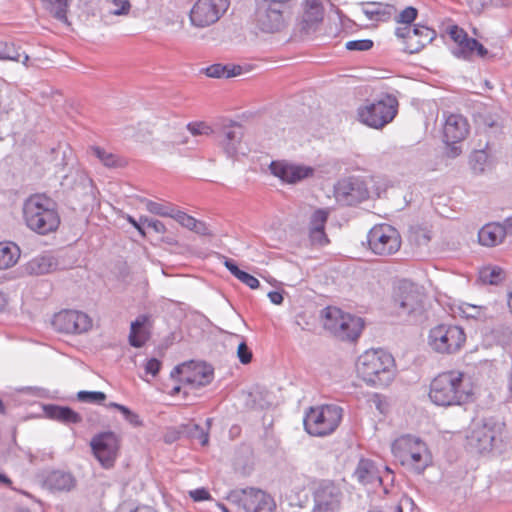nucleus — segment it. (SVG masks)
I'll return each instance as SVG.
<instances>
[{
	"label": "nucleus",
	"instance_id": "obj_57",
	"mask_svg": "<svg viewBox=\"0 0 512 512\" xmlns=\"http://www.w3.org/2000/svg\"><path fill=\"white\" fill-rule=\"evenodd\" d=\"M191 231H193L199 235H202V236H207V235L211 234L210 229L207 226V224L205 222H202L199 220H196L195 226H193V229Z\"/></svg>",
	"mask_w": 512,
	"mask_h": 512
},
{
	"label": "nucleus",
	"instance_id": "obj_31",
	"mask_svg": "<svg viewBox=\"0 0 512 512\" xmlns=\"http://www.w3.org/2000/svg\"><path fill=\"white\" fill-rule=\"evenodd\" d=\"M487 49L476 39L467 38L463 43L453 49V54L462 59L469 60L474 56L485 57Z\"/></svg>",
	"mask_w": 512,
	"mask_h": 512
},
{
	"label": "nucleus",
	"instance_id": "obj_51",
	"mask_svg": "<svg viewBox=\"0 0 512 512\" xmlns=\"http://www.w3.org/2000/svg\"><path fill=\"white\" fill-rule=\"evenodd\" d=\"M448 34L451 37V39L457 43V46H459L461 43H463L467 38V33L460 27L453 25L449 27Z\"/></svg>",
	"mask_w": 512,
	"mask_h": 512
},
{
	"label": "nucleus",
	"instance_id": "obj_9",
	"mask_svg": "<svg viewBox=\"0 0 512 512\" xmlns=\"http://www.w3.org/2000/svg\"><path fill=\"white\" fill-rule=\"evenodd\" d=\"M464 330L454 324H439L430 329L428 344L431 349L440 354H453L465 343Z\"/></svg>",
	"mask_w": 512,
	"mask_h": 512
},
{
	"label": "nucleus",
	"instance_id": "obj_37",
	"mask_svg": "<svg viewBox=\"0 0 512 512\" xmlns=\"http://www.w3.org/2000/svg\"><path fill=\"white\" fill-rule=\"evenodd\" d=\"M71 0H41L44 9L59 21H67V11Z\"/></svg>",
	"mask_w": 512,
	"mask_h": 512
},
{
	"label": "nucleus",
	"instance_id": "obj_43",
	"mask_svg": "<svg viewBox=\"0 0 512 512\" xmlns=\"http://www.w3.org/2000/svg\"><path fill=\"white\" fill-rule=\"evenodd\" d=\"M188 131L193 136H209L214 130L205 122H191L187 125Z\"/></svg>",
	"mask_w": 512,
	"mask_h": 512
},
{
	"label": "nucleus",
	"instance_id": "obj_25",
	"mask_svg": "<svg viewBox=\"0 0 512 512\" xmlns=\"http://www.w3.org/2000/svg\"><path fill=\"white\" fill-rule=\"evenodd\" d=\"M503 231L500 222L487 223L478 231V242L485 247L500 245L505 240Z\"/></svg>",
	"mask_w": 512,
	"mask_h": 512
},
{
	"label": "nucleus",
	"instance_id": "obj_47",
	"mask_svg": "<svg viewBox=\"0 0 512 512\" xmlns=\"http://www.w3.org/2000/svg\"><path fill=\"white\" fill-rule=\"evenodd\" d=\"M345 47L350 51H367L373 47V41L370 39L352 40L348 41Z\"/></svg>",
	"mask_w": 512,
	"mask_h": 512
},
{
	"label": "nucleus",
	"instance_id": "obj_61",
	"mask_svg": "<svg viewBox=\"0 0 512 512\" xmlns=\"http://www.w3.org/2000/svg\"><path fill=\"white\" fill-rule=\"evenodd\" d=\"M368 512H403V508L401 505L395 506H387L384 508H374L369 510Z\"/></svg>",
	"mask_w": 512,
	"mask_h": 512
},
{
	"label": "nucleus",
	"instance_id": "obj_59",
	"mask_svg": "<svg viewBox=\"0 0 512 512\" xmlns=\"http://www.w3.org/2000/svg\"><path fill=\"white\" fill-rule=\"evenodd\" d=\"M126 220L133 226L137 229V231L140 233V235L142 237H145L146 236V233H145V230L143 228V224L142 222H140V219L139 220H136L134 217H132L131 215H126Z\"/></svg>",
	"mask_w": 512,
	"mask_h": 512
},
{
	"label": "nucleus",
	"instance_id": "obj_27",
	"mask_svg": "<svg viewBox=\"0 0 512 512\" xmlns=\"http://www.w3.org/2000/svg\"><path fill=\"white\" fill-rule=\"evenodd\" d=\"M324 8L322 0H306L302 17L303 28L310 30L323 20Z\"/></svg>",
	"mask_w": 512,
	"mask_h": 512
},
{
	"label": "nucleus",
	"instance_id": "obj_36",
	"mask_svg": "<svg viewBox=\"0 0 512 512\" xmlns=\"http://www.w3.org/2000/svg\"><path fill=\"white\" fill-rule=\"evenodd\" d=\"M107 11L102 15L105 24H109V18L112 16H127L131 11L130 0H108Z\"/></svg>",
	"mask_w": 512,
	"mask_h": 512
},
{
	"label": "nucleus",
	"instance_id": "obj_62",
	"mask_svg": "<svg viewBox=\"0 0 512 512\" xmlns=\"http://www.w3.org/2000/svg\"><path fill=\"white\" fill-rule=\"evenodd\" d=\"M268 298L275 305H280L283 302V296L278 291H270L268 293Z\"/></svg>",
	"mask_w": 512,
	"mask_h": 512
},
{
	"label": "nucleus",
	"instance_id": "obj_52",
	"mask_svg": "<svg viewBox=\"0 0 512 512\" xmlns=\"http://www.w3.org/2000/svg\"><path fill=\"white\" fill-rule=\"evenodd\" d=\"M140 222H142L143 226L146 225L150 228H152L156 233H165L166 232V226L163 222L156 220V219H150L145 216L140 217Z\"/></svg>",
	"mask_w": 512,
	"mask_h": 512
},
{
	"label": "nucleus",
	"instance_id": "obj_17",
	"mask_svg": "<svg viewBox=\"0 0 512 512\" xmlns=\"http://www.w3.org/2000/svg\"><path fill=\"white\" fill-rule=\"evenodd\" d=\"M55 330L68 334H81L92 327L90 317L77 310H62L56 313L52 320Z\"/></svg>",
	"mask_w": 512,
	"mask_h": 512
},
{
	"label": "nucleus",
	"instance_id": "obj_30",
	"mask_svg": "<svg viewBox=\"0 0 512 512\" xmlns=\"http://www.w3.org/2000/svg\"><path fill=\"white\" fill-rule=\"evenodd\" d=\"M44 411L48 418L65 424H76L80 423L82 420L80 414L69 407L47 405L44 407Z\"/></svg>",
	"mask_w": 512,
	"mask_h": 512
},
{
	"label": "nucleus",
	"instance_id": "obj_58",
	"mask_svg": "<svg viewBox=\"0 0 512 512\" xmlns=\"http://www.w3.org/2000/svg\"><path fill=\"white\" fill-rule=\"evenodd\" d=\"M224 266L230 271V273L238 279L240 274L243 272L241 269L238 268L236 263L228 258H224Z\"/></svg>",
	"mask_w": 512,
	"mask_h": 512
},
{
	"label": "nucleus",
	"instance_id": "obj_39",
	"mask_svg": "<svg viewBox=\"0 0 512 512\" xmlns=\"http://www.w3.org/2000/svg\"><path fill=\"white\" fill-rule=\"evenodd\" d=\"M146 209L155 215L173 218L176 212L174 206L168 202H156L152 200H144Z\"/></svg>",
	"mask_w": 512,
	"mask_h": 512
},
{
	"label": "nucleus",
	"instance_id": "obj_7",
	"mask_svg": "<svg viewBox=\"0 0 512 512\" xmlns=\"http://www.w3.org/2000/svg\"><path fill=\"white\" fill-rule=\"evenodd\" d=\"M343 410L337 405H321L311 407L305 414L303 423L305 430L312 436H326L333 433L339 426Z\"/></svg>",
	"mask_w": 512,
	"mask_h": 512
},
{
	"label": "nucleus",
	"instance_id": "obj_48",
	"mask_svg": "<svg viewBox=\"0 0 512 512\" xmlns=\"http://www.w3.org/2000/svg\"><path fill=\"white\" fill-rule=\"evenodd\" d=\"M173 219H175L181 226L189 230L193 229V226H195V222L197 220L194 217L180 210H176Z\"/></svg>",
	"mask_w": 512,
	"mask_h": 512
},
{
	"label": "nucleus",
	"instance_id": "obj_23",
	"mask_svg": "<svg viewBox=\"0 0 512 512\" xmlns=\"http://www.w3.org/2000/svg\"><path fill=\"white\" fill-rule=\"evenodd\" d=\"M328 215L329 211L326 209H317L311 215L309 235L313 244L323 246L329 242L325 234Z\"/></svg>",
	"mask_w": 512,
	"mask_h": 512
},
{
	"label": "nucleus",
	"instance_id": "obj_22",
	"mask_svg": "<svg viewBox=\"0 0 512 512\" xmlns=\"http://www.w3.org/2000/svg\"><path fill=\"white\" fill-rule=\"evenodd\" d=\"M270 172L281 181L295 184L313 175L314 170L305 165L292 164L287 161H272Z\"/></svg>",
	"mask_w": 512,
	"mask_h": 512
},
{
	"label": "nucleus",
	"instance_id": "obj_16",
	"mask_svg": "<svg viewBox=\"0 0 512 512\" xmlns=\"http://www.w3.org/2000/svg\"><path fill=\"white\" fill-rule=\"evenodd\" d=\"M334 196L340 205L351 206L367 199L369 192L361 179L348 177L337 182Z\"/></svg>",
	"mask_w": 512,
	"mask_h": 512
},
{
	"label": "nucleus",
	"instance_id": "obj_33",
	"mask_svg": "<svg viewBox=\"0 0 512 512\" xmlns=\"http://www.w3.org/2000/svg\"><path fill=\"white\" fill-rule=\"evenodd\" d=\"M20 257L19 247L12 242H0V270L14 266Z\"/></svg>",
	"mask_w": 512,
	"mask_h": 512
},
{
	"label": "nucleus",
	"instance_id": "obj_15",
	"mask_svg": "<svg viewBox=\"0 0 512 512\" xmlns=\"http://www.w3.org/2000/svg\"><path fill=\"white\" fill-rule=\"evenodd\" d=\"M229 5V0H197L190 10V22L198 28L208 27L223 16Z\"/></svg>",
	"mask_w": 512,
	"mask_h": 512
},
{
	"label": "nucleus",
	"instance_id": "obj_34",
	"mask_svg": "<svg viewBox=\"0 0 512 512\" xmlns=\"http://www.w3.org/2000/svg\"><path fill=\"white\" fill-rule=\"evenodd\" d=\"M149 317L147 315H139L132 323L130 327L129 343L131 346L140 348L144 345L147 337L142 332V328L148 322Z\"/></svg>",
	"mask_w": 512,
	"mask_h": 512
},
{
	"label": "nucleus",
	"instance_id": "obj_19",
	"mask_svg": "<svg viewBox=\"0 0 512 512\" xmlns=\"http://www.w3.org/2000/svg\"><path fill=\"white\" fill-rule=\"evenodd\" d=\"M244 128L235 121H228L223 124L218 133V143L224 153L230 157H237L239 154H245V145L242 141Z\"/></svg>",
	"mask_w": 512,
	"mask_h": 512
},
{
	"label": "nucleus",
	"instance_id": "obj_64",
	"mask_svg": "<svg viewBox=\"0 0 512 512\" xmlns=\"http://www.w3.org/2000/svg\"><path fill=\"white\" fill-rule=\"evenodd\" d=\"M132 512H156V511L149 506H139Z\"/></svg>",
	"mask_w": 512,
	"mask_h": 512
},
{
	"label": "nucleus",
	"instance_id": "obj_18",
	"mask_svg": "<svg viewBox=\"0 0 512 512\" xmlns=\"http://www.w3.org/2000/svg\"><path fill=\"white\" fill-rule=\"evenodd\" d=\"M92 451L104 468H110L118 456L119 438L113 432L95 435L91 440Z\"/></svg>",
	"mask_w": 512,
	"mask_h": 512
},
{
	"label": "nucleus",
	"instance_id": "obj_20",
	"mask_svg": "<svg viewBox=\"0 0 512 512\" xmlns=\"http://www.w3.org/2000/svg\"><path fill=\"white\" fill-rule=\"evenodd\" d=\"M469 133V124L465 117L460 114H450L445 118L443 126V137L450 146L448 154L451 157L460 155L461 149L455 144L463 141Z\"/></svg>",
	"mask_w": 512,
	"mask_h": 512
},
{
	"label": "nucleus",
	"instance_id": "obj_14",
	"mask_svg": "<svg viewBox=\"0 0 512 512\" xmlns=\"http://www.w3.org/2000/svg\"><path fill=\"white\" fill-rule=\"evenodd\" d=\"M170 376L183 385L199 388L208 385L212 381L213 369L206 363L191 361L174 367Z\"/></svg>",
	"mask_w": 512,
	"mask_h": 512
},
{
	"label": "nucleus",
	"instance_id": "obj_8",
	"mask_svg": "<svg viewBox=\"0 0 512 512\" xmlns=\"http://www.w3.org/2000/svg\"><path fill=\"white\" fill-rule=\"evenodd\" d=\"M323 318L325 329L341 340L353 341L357 339L364 326L360 317L344 313L337 307L325 308Z\"/></svg>",
	"mask_w": 512,
	"mask_h": 512
},
{
	"label": "nucleus",
	"instance_id": "obj_5",
	"mask_svg": "<svg viewBox=\"0 0 512 512\" xmlns=\"http://www.w3.org/2000/svg\"><path fill=\"white\" fill-rule=\"evenodd\" d=\"M505 424L493 417L476 420L467 435L468 444L479 453L490 452L503 440Z\"/></svg>",
	"mask_w": 512,
	"mask_h": 512
},
{
	"label": "nucleus",
	"instance_id": "obj_42",
	"mask_svg": "<svg viewBox=\"0 0 512 512\" xmlns=\"http://www.w3.org/2000/svg\"><path fill=\"white\" fill-rule=\"evenodd\" d=\"M77 399L85 403L101 404L106 399V394L100 391H79Z\"/></svg>",
	"mask_w": 512,
	"mask_h": 512
},
{
	"label": "nucleus",
	"instance_id": "obj_56",
	"mask_svg": "<svg viewBox=\"0 0 512 512\" xmlns=\"http://www.w3.org/2000/svg\"><path fill=\"white\" fill-rule=\"evenodd\" d=\"M189 495L194 501H203V500L209 499V497H210L209 492L204 488H198L195 490H191L189 492Z\"/></svg>",
	"mask_w": 512,
	"mask_h": 512
},
{
	"label": "nucleus",
	"instance_id": "obj_2",
	"mask_svg": "<svg viewBox=\"0 0 512 512\" xmlns=\"http://www.w3.org/2000/svg\"><path fill=\"white\" fill-rule=\"evenodd\" d=\"M356 371L368 385L388 386L395 376L394 358L383 349L367 350L358 357Z\"/></svg>",
	"mask_w": 512,
	"mask_h": 512
},
{
	"label": "nucleus",
	"instance_id": "obj_55",
	"mask_svg": "<svg viewBox=\"0 0 512 512\" xmlns=\"http://www.w3.org/2000/svg\"><path fill=\"white\" fill-rule=\"evenodd\" d=\"M161 368V362L156 358L149 359L145 364V371L152 376H156Z\"/></svg>",
	"mask_w": 512,
	"mask_h": 512
},
{
	"label": "nucleus",
	"instance_id": "obj_1",
	"mask_svg": "<svg viewBox=\"0 0 512 512\" xmlns=\"http://www.w3.org/2000/svg\"><path fill=\"white\" fill-rule=\"evenodd\" d=\"M428 396L440 407L462 406L472 400L473 387L463 372L449 370L431 381Z\"/></svg>",
	"mask_w": 512,
	"mask_h": 512
},
{
	"label": "nucleus",
	"instance_id": "obj_26",
	"mask_svg": "<svg viewBox=\"0 0 512 512\" xmlns=\"http://www.w3.org/2000/svg\"><path fill=\"white\" fill-rule=\"evenodd\" d=\"M362 12L371 21H387L396 14V8L389 4L370 2L363 4Z\"/></svg>",
	"mask_w": 512,
	"mask_h": 512
},
{
	"label": "nucleus",
	"instance_id": "obj_10",
	"mask_svg": "<svg viewBox=\"0 0 512 512\" xmlns=\"http://www.w3.org/2000/svg\"><path fill=\"white\" fill-rule=\"evenodd\" d=\"M342 487L332 480H322L312 489L311 512H340L344 501Z\"/></svg>",
	"mask_w": 512,
	"mask_h": 512
},
{
	"label": "nucleus",
	"instance_id": "obj_40",
	"mask_svg": "<svg viewBox=\"0 0 512 512\" xmlns=\"http://www.w3.org/2000/svg\"><path fill=\"white\" fill-rule=\"evenodd\" d=\"M504 272L499 267H493V268H487L481 272V279L484 283H488L491 285H497L499 284L504 276Z\"/></svg>",
	"mask_w": 512,
	"mask_h": 512
},
{
	"label": "nucleus",
	"instance_id": "obj_3",
	"mask_svg": "<svg viewBox=\"0 0 512 512\" xmlns=\"http://www.w3.org/2000/svg\"><path fill=\"white\" fill-rule=\"evenodd\" d=\"M23 218L27 227L40 235L54 232L60 224L55 202L44 194L32 195L24 202Z\"/></svg>",
	"mask_w": 512,
	"mask_h": 512
},
{
	"label": "nucleus",
	"instance_id": "obj_41",
	"mask_svg": "<svg viewBox=\"0 0 512 512\" xmlns=\"http://www.w3.org/2000/svg\"><path fill=\"white\" fill-rule=\"evenodd\" d=\"M482 306H476L469 303H462L459 305L458 310L459 313L465 318L479 319L481 318L483 313Z\"/></svg>",
	"mask_w": 512,
	"mask_h": 512
},
{
	"label": "nucleus",
	"instance_id": "obj_53",
	"mask_svg": "<svg viewBox=\"0 0 512 512\" xmlns=\"http://www.w3.org/2000/svg\"><path fill=\"white\" fill-rule=\"evenodd\" d=\"M121 413L123 414L125 420L130 423L134 427H139L143 425L142 420L140 419L139 415L132 410H130L128 407L124 406L121 409Z\"/></svg>",
	"mask_w": 512,
	"mask_h": 512
},
{
	"label": "nucleus",
	"instance_id": "obj_11",
	"mask_svg": "<svg viewBox=\"0 0 512 512\" xmlns=\"http://www.w3.org/2000/svg\"><path fill=\"white\" fill-rule=\"evenodd\" d=\"M369 249L376 255L389 256L401 247L399 232L388 224L376 225L367 235Z\"/></svg>",
	"mask_w": 512,
	"mask_h": 512
},
{
	"label": "nucleus",
	"instance_id": "obj_54",
	"mask_svg": "<svg viewBox=\"0 0 512 512\" xmlns=\"http://www.w3.org/2000/svg\"><path fill=\"white\" fill-rule=\"evenodd\" d=\"M238 280L241 281L243 284L247 285L251 289H256L260 285L259 280L256 277L245 271H243L240 274Z\"/></svg>",
	"mask_w": 512,
	"mask_h": 512
},
{
	"label": "nucleus",
	"instance_id": "obj_45",
	"mask_svg": "<svg viewBox=\"0 0 512 512\" xmlns=\"http://www.w3.org/2000/svg\"><path fill=\"white\" fill-rule=\"evenodd\" d=\"M488 161V156L485 151H476L471 157V165L476 172H483Z\"/></svg>",
	"mask_w": 512,
	"mask_h": 512
},
{
	"label": "nucleus",
	"instance_id": "obj_12",
	"mask_svg": "<svg viewBox=\"0 0 512 512\" xmlns=\"http://www.w3.org/2000/svg\"><path fill=\"white\" fill-rule=\"evenodd\" d=\"M423 295L420 288L409 280L398 283L393 295V309L399 316H408L422 309Z\"/></svg>",
	"mask_w": 512,
	"mask_h": 512
},
{
	"label": "nucleus",
	"instance_id": "obj_24",
	"mask_svg": "<svg viewBox=\"0 0 512 512\" xmlns=\"http://www.w3.org/2000/svg\"><path fill=\"white\" fill-rule=\"evenodd\" d=\"M354 476L362 485H373L382 483V476L375 463L369 459H361L354 471Z\"/></svg>",
	"mask_w": 512,
	"mask_h": 512
},
{
	"label": "nucleus",
	"instance_id": "obj_46",
	"mask_svg": "<svg viewBox=\"0 0 512 512\" xmlns=\"http://www.w3.org/2000/svg\"><path fill=\"white\" fill-rule=\"evenodd\" d=\"M413 27L410 24H404L402 27H398L395 30V34L398 38L404 41L405 47L404 50L408 52V46L411 45V41L413 40L412 36Z\"/></svg>",
	"mask_w": 512,
	"mask_h": 512
},
{
	"label": "nucleus",
	"instance_id": "obj_35",
	"mask_svg": "<svg viewBox=\"0 0 512 512\" xmlns=\"http://www.w3.org/2000/svg\"><path fill=\"white\" fill-rule=\"evenodd\" d=\"M89 151L108 168H119L125 165V161L118 155L108 152L99 146H91Z\"/></svg>",
	"mask_w": 512,
	"mask_h": 512
},
{
	"label": "nucleus",
	"instance_id": "obj_32",
	"mask_svg": "<svg viewBox=\"0 0 512 512\" xmlns=\"http://www.w3.org/2000/svg\"><path fill=\"white\" fill-rule=\"evenodd\" d=\"M46 486L54 491H69L75 485V480L70 473L64 471H52L46 478Z\"/></svg>",
	"mask_w": 512,
	"mask_h": 512
},
{
	"label": "nucleus",
	"instance_id": "obj_6",
	"mask_svg": "<svg viewBox=\"0 0 512 512\" xmlns=\"http://www.w3.org/2000/svg\"><path fill=\"white\" fill-rule=\"evenodd\" d=\"M398 100L391 94H386L374 102H366L357 109L358 120L364 125L381 129L390 123L398 112Z\"/></svg>",
	"mask_w": 512,
	"mask_h": 512
},
{
	"label": "nucleus",
	"instance_id": "obj_63",
	"mask_svg": "<svg viewBox=\"0 0 512 512\" xmlns=\"http://www.w3.org/2000/svg\"><path fill=\"white\" fill-rule=\"evenodd\" d=\"M242 68L240 66H228V71L226 74V78H231L237 76L241 73Z\"/></svg>",
	"mask_w": 512,
	"mask_h": 512
},
{
	"label": "nucleus",
	"instance_id": "obj_60",
	"mask_svg": "<svg viewBox=\"0 0 512 512\" xmlns=\"http://www.w3.org/2000/svg\"><path fill=\"white\" fill-rule=\"evenodd\" d=\"M500 226L504 230V237L512 236V216L506 218L503 222H500Z\"/></svg>",
	"mask_w": 512,
	"mask_h": 512
},
{
	"label": "nucleus",
	"instance_id": "obj_38",
	"mask_svg": "<svg viewBox=\"0 0 512 512\" xmlns=\"http://www.w3.org/2000/svg\"><path fill=\"white\" fill-rule=\"evenodd\" d=\"M0 60L21 62L27 66L29 56L25 53L22 54L13 43L0 42Z\"/></svg>",
	"mask_w": 512,
	"mask_h": 512
},
{
	"label": "nucleus",
	"instance_id": "obj_44",
	"mask_svg": "<svg viewBox=\"0 0 512 512\" xmlns=\"http://www.w3.org/2000/svg\"><path fill=\"white\" fill-rule=\"evenodd\" d=\"M417 14V9L409 6L402 10L399 14L396 13L392 17H394L398 23L411 25V23L416 19Z\"/></svg>",
	"mask_w": 512,
	"mask_h": 512
},
{
	"label": "nucleus",
	"instance_id": "obj_50",
	"mask_svg": "<svg viewBox=\"0 0 512 512\" xmlns=\"http://www.w3.org/2000/svg\"><path fill=\"white\" fill-rule=\"evenodd\" d=\"M227 65L213 64L206 68V75L211 78H226Z\"/></svg>",
	"mask_w": 512,
	"mask_h": 512
},
{
	"label": "nucleus",
	"instance_id": "obj_13",
	"mask_svg": "<svg viewBox=\"0 0 512 512\" xmlns=\"http://www.w3.org/2000/svg\"><path fill=\"white\" fill-rule=\"evenodd\" d=\"M285 5L270 0H256L255 21L258 28L266 33L281 31L286 20L284 16Z\"/></svg>",
	"mask_w": 512,
	"mask_h": 512
},
{
	"label": "nucleus",
	"instance_id": "obj_21",
	"mask_svg": "<svg viewBox=\"0 0 512 512\" xmlns=\"http://www.w3.org/2000/svg\"><path fill=\"white\" fill-rule=\"evenodd\" d=\"M234 497L245 512H273L276 507L270 495L254 488L242 490Z\"/></svg>",
	"mask_w": 512,
	"mask_h": 512
},
{
	"label": "nucleus",
	"instance_id": "obj_29",
	"mask_svg": "<svg viewBox=\"0 0 512 512\" xmlns=\"http://www.w3.org/2000/svg\"><path fill=\"white\" fill-rule=\"evenodd\" d=\"M57 261L50 254H42L34 257L26 264V271L29 274L43 275L50 273L57 268Z\"/></svg>",
	"mask_w": 512,
	"mask_h": 512
},
{
	"label": "nucleus",
	"instance_id": "obj_4",
	"mask_svg": "<svg viewBox=\"0 0 512 512\" xmlns=\"http://www.w3.org/2000/svg\"><path fill=\"white\" fill-rule=\"evenodd\" d=\"M391 449L402 465L416 473H422L432 463L431 453L419 438L402 436L393 442Z\"/></svg>",
	"mask_w": 512,
	"mask_h": 512
},
{
	"label": "nucleus",
	"instance_id": "obj_28",
	"mask_svg": "<svg viewBox=\"0 0 512 512\" xmlns=\"http://www.w3.org/2000/svg\"><path fill=\"white\" fill-rule=\"evenodd\" d=\"M412 36L411 45L408 46V52L411 54L419 52L429 44L436 37V32L428 26L417 24L413 27Z\"/></svg>",
	"mask_w": 512,
	"mask_h": 512
},
{
	"label": "nucleus",
	"instance_id": "obj_49",
	"mask_svg": "<svg viewBox=\"0 0 512 512\" xmlns=\"http://www.w3.org/2000/svg\"><path fill=\"white\" fill-rule=\"evenodd\" d=\"M237 357H238L239 361L244 365L249 364L251 362L252 351L247 346L245 341H242L239 343L238 348H237Z\"/></svg>",
	"mask_w": 512,
	"mask_h": 512
}]
</instances>
